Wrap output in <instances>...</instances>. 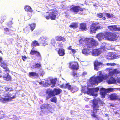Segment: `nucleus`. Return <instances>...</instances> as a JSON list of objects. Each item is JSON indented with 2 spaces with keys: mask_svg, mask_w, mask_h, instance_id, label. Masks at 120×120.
<instances>
[{
  "mask_svg": "<svg viewBox=\"0 0 120 120\" xmlns=\"http://www.w3.org/2000/svg\"><path fill=\"white\" fill-rule=\"evenodd\" d=\"M1 72V71H0V72Z\"/></svg>",
  "mask_w": 120,
  "mask_h": 120,
  "instance_id": "59",
  "label": "nucleus"
},
{
  "mask_svg": "<svg viewBox=\"0 0 120 120\" xmlns=\"http://www.w3.org/2000/svg\"><path fill=\"white\" fill-rule=\"evenodd\" d=\"M65 84H63L61 85H60L59 86L61 88H65Z\"/></svg>",
  "mask_w": 120,
  "mask_h": 120,
  "instance_id": "48",
  "label": "nucleus"
},
{
  "mask_svg": "<svg viewBox=\"0 0 120 120\" xmlns=\"http://www.w3.org/2000/svg\"><path fill=\"white\" fill-rule=\"evenodd\" d=\"M55 38L56 40L58 41H62L64 42L66 41L65 38L61 36H56L55 37Z\"/></svg>",
  "mask_w": 120,
  "mask_h": 120,
  "instance_id": "22",
  "label": "nucleus"
},
{
  "mask_svg": "<svg viewBox=\"0 0 120 120\" xmlns=\"http://www.w3.org/2000/svg\"><path fill=\"white\" fill-rule=\"evenodd\" d=\"M51 85V84L47 82H45V83L43 84V86L45 87H48L49 86Z\"/></svg>",
  "mask_w": 120,
  "mask_h": 120,
  "instance_id": "44",
  "label": "nucleus"
},
{
  "mask_svg": "<svg viewBox=\"0 0 120 120\" xmlns=\"http://www.w3.org/2000/svg\"><path fill=\"white\" fill-rule=\"evenodd\" d=\"M2 51L0 50V53H2Z\"/></svg>",
  "mask_w": 120,
  "mask_h": 120,
  "instance_id": "58",
  "label": "nucleus"
},
{
  "mask_svg": "<svg viewBox=\"0 0 120 120\" xmlns=\"http://www.w3.org/2000/svg\"><path fill=\"white\" fill-rule=\"evenodd\" d=\"M106 65L108 66H114L116 65V64L114 63H106Z\"/></svg>",
  "mask_w": 120,
  "mask_h": 120,
  "instance_id": "45",
  "label": "nucleus"
},
{
  "mask_svg": "<svg viewBox=\"0 0 120 120\" xmlns=\"http://www.w3.org/2000/svg\"><path fill=\"white\" fill-rule=\"evenodd\" d=\"M112 74H117L120 72L117 71L116 69H115L111 72Z\"/></svg>",
  "mask_w": 120,
  "mask_h": 120,
  "instance_id": "42",
  "label": "nucleus"
},
{
  "mask_svg": "<svg viewBox=\"0 0 120 120\" xmlns=\"http://www.w3.org/2000/svg\"><path fill=\"white\" fill-rule=\"evenodd\" d=\"M108 29L110 31H120V27H118L116 25H113L108 26Z\"/></svg>",
  "mask_w": 120,
  "mask_h": 120,
  "instance_id": "15",
  "label": "nucleus"
},
{
  "mask_svg": "<svg viewBox=\"0 0 120 120\" xmlns=\"http://www.w3.org/2000/svg\"><path fill=\"white\" fill-rule=\"evenodd\" d=\"M101 51L100 49H95L92 50V54L94 56H96L99 55L101 53Z\"/></svg>",
  "mask_w": 120,
  "mask_h": 120,
  "instance_id": "17",
  "label": "nucleus"
},
{
  "mask_svg": "<svg viewBox=\"0 0 120 120\" xmlns=\"http://www.w3.org/2000/svg\"><path fill=\"white\" fill-rule=\"evenodd\" d=\"M101 89L103 91H104L106 93H109L114 91V89L111 88L108 89H105L103 88H101Z\"/></svg>",
  "mask_w": 120,
  "mask_h": 120,
  "instance_id": "23",
  "label": "nucleus"
},
{
  "mask_svg": "<svg viewBox=\"0 0 120 120\" xmlns=\"http://www.w3.org/2000/svg\"><path fill=\"white\" fill-rule=\"evenodd\" d=\"M48 13L47 15H44V17L47 19H50L51 20H55L56 18V16L58 15V12L56 8L49 10V11L46 13Z\"/></svg>",
  "mask_w": 120,
  "mask_h": 120,
  "instance_id": "5",
  "label": "nucleus"
},
{
  "mask_svg": "<svg viewBox=\"0 0 120 120\" xmlns=\"http://www.w3.org/2000/svg\"><path fill=\"white\" fill-rule=\"evenodd\" d=\"M116 82L115 79L113 78L112 77H111L109 80L108 81V84H114L116 83Z\"/></svg>",
  "mask_w": 120,
  "mask_h": 120,
  "instance_id": "25",
  "label": "nucleus"
},
{
  "mask_svg": "<svg viewBox=\"0 0 120 120\" xmlns=\"http://www.w3.org/2000/svg\"><path fill=\"white\" fill-rule=\"evenodd\" d=\"M2 60V58L1 57H0V62Z\"/></svg>",
  "mask_w": 120,
  "mask_h": 120,
  "instance_id": "56",
  "label": "nucleus"
},
{
  "mask_svg": "<svg viewBox=\"0 0 120 120\" xmlns=\"http://www.w3.org/2000/svg\"><path fill=\"white\" fill-rule=\"evenodd\" d=\"M97 16L98 17L100 18H102V19L103 20H105L106 19V18L105 17H103V15L102 13H98Z\"/></svg>",
  "mask_w": 120,
  "mask_h": 120,
  "instance_id": "37",
  "label": "nucleus"
},
{
  "mask_svg": "<svg viewBox=\"0 0 120 120\" xmlns=\"http://www.w3.org/2000/svg\"><path fill=\"white\" fill-rule=\"evenodd\" d=\"M51 101L56 103L57 102L56 98L55 97H53L50 100Z\"/></svg>",
  "mask_w": 120,
  "mask_h": 120,
  "instance_id": "40",
  "label": "nucleus"
},
{
  "mask_svg": "<svg viewBox=\"0 0 120 120\" xmlns=\"http://www.w3.org/2000/svg\"><path fill=\"white\" fill-rule=\"evenodd\" d=\"M0 19L2 21V22L6 19V17L4 16H2Z\"/></svg>",
  "mask_w": 120,
  "mask_h": 120,
  "instance_id": "46",
  "label": "nucleus"
},
{
  "mask_svg": "<svg viewBox=\"0 0 120 120\" xmlns=\"http://www.w3.org/2000/svg\"><path fill=\"white\" fill-rule=\"evenodd\" d=\"M87 91H85V90H83V91L84 93L87 94H88L92 95L93 96H96L97 95V94L95 93V92H98L99 88L98 87L94 88H88Z\"/></svg>",
  "mask_w": 120,
  "mask_h": 120,
  "instance_id": "8",
  "label": "nucleus"
},
{
  "mask_svg": "<svg viewBox=\"0 0 120 120\" xmlns=\"http://www.w3.org/2000/svg\"><path fill=\"white\" fill-rule=\"evenodd\" d=\"M105 14L106 15V17L108 18L114 17V15L112 14L105 13Z\"/></svg>",
  "mask_w": 120,
  "mask_h": 120,
  "instance_id": "38",
  "label": "nucleus"
},
{
  "mask_svg": "<svg viewBox=\"0 0 120 120\" xmlns=\"http://www.w3.org/2000/svg\"><path fill=\"white\" fill-rule=\"evenodd\" d=\"M4 117V112L0 111V119L3 118Z\"/></svg>",
  "mask_w": 120,
  "mask_h": 120,
  "instance_id": "43",
  "label": "nucleus"
},
{
  "mask_svg": "<svg viewBox=\"0 0 120 120\" xmlns=\"http://www.w3.org/2000/svg\"><path fill=\"white\" fill-rule=\"evenodd\" d=\"M71 46H70L69 47H68L67 49L68 50H71L73 54H75L76 52L77 51L75 49H72L71 48Z\"/></svg>",
  "mask_w": 120,
  "mask_h": 120,
  "instance_id": "33",
  "label": "nucleus"
},
{
  "mask_svg": "<svg viewBox=\"0 0 120 120\" xmlns=\"http://www.w3.org/2000/svg\"><path fill=\"white\" fill-rule=\"evenodd\" d=\"M4 30L6 32H9V30L8 28H5L4 29Z\"/></svg>",
  "mask_w": 120,
  "mask_h": 120,
  "instance_id": "49",
  "label": "nucleus"
},
{
  "mask_svg": "<svg viewBox=\"0 0 120 120\" xmlns=\"http://www.w3.org/2000/svg\"><path fill=\"white\" fill-rule=\"evenodd\" d=\"M99 24L98 23L95 22L90 25L89 30L90 34H95L98 30L101 29V26H98Z\"/></svg>",
  "mask_w": 120,
  "mask_h": 120,
  "instance_id": "7",
  "label": "nucleus"
},
{
  "mask_svg": "<svg viewBox=\"0 0 120 120\" xmlns=\"http://www.w3.org/2000/svg\"><path fill=\"white\" fill-rule=\"evenodd\" d=\"M39 74L34 72H30L29 73L28 75L30 77H38Z\"/></svg>",
  "mask_w": 120,
  "mask_h": 120,
  "instance_id": "27",
  "label": "nucleus"
},
{
  "mask_svg": "<svg viewBox=\"0 0 120 120\" xmlns=\"http://www.w3.org/2000/svg\"><path fill=\"white\" fill-rule=\"evenodd\" d=\"M56 42L54 41H52L50 45L49 46L50 48L51 49L54 48Z\"/></svg>",
  "mask_w": 120,
  "mask_h": 120,
  "instance_id": "35",
  "label": "nucleus"
},
{
  "mask_svg": "<svg viewBox=\"0 0 120 120\" xmlns=\"http://www.w3.org/2000/svg\"><path fill=\"white\" fill-rule=\"evenodd\" d=\"M78 26V24L75 23H71V24L69 26V27L71 28H77V27Z\"/></svg>",
  "mask_w": 120,
  "mask_h": 120,
  "instance_id": "36",
  "label": "nucleus"
},
{
  "mask_svg": "<svg viewBox=\"0 0 120 120\" xmlns=\"http://www.w3.org/2000/svg\"><path fill=\"white\" fill-rule=\"evenodd\" d=\"M30 54L32 55H36V56L39 57H41V55L40 53L36 50H34L33 48H32L31 50Z\"/></svg>",
  "mask_w": 120,
  "mask_h": 120,
  "instance_id": "19",
  "label": "nucleus"
},
{
  "mask_svg": "<svg viewBox=\"0 0 120 120\" xmlns=\"http://www.w3.org/2000/svg\"><path fill=\"white\" fill-rule=\"evenodd\" d=\"M85 41V45L84 47H86L87 48H84L82 50V52L84 55L87 56L90 54L92 48L97 46L98 43V41L92 38H86Z\"/></svg>",
  "mask_w": 120,
  "mask_h": 120,
  "instance_id": "1",
  "label": "nucleus"
},
{
  "mask_svg": "<svg viewBox=\"0 0 120 120\" xmlns=\"http://www.w3.org/2000/svg\"><path fill=\"white\" fill-rule=\"evenodd\" d=\"M40 108L41 109H46L49 110L52 109V106L50 104H45L42 105L41 106Z\"/></svg>",
  "mask_w": 120,
  "mask_h": 120,
  "instance_id": "20",
  "label": "nucleus"
},
{
  "mask_svg": "<svg viewBox=\"0 0 120 120\" xmlns=\"http://www.w3.org/2000/svg\"><path fill=\"white\" fill-rule=\"evenodd\" d=\"M79 29L82 31L86 30L87 29V26L86 23H82L80 24Z\"/></svg>",
  "mask_w": 120,
  "mask_h": 120,
  "instance_id": "21",
  "label": "nucleus"
},
{
  "mask_svg": "<svg viewBox=\"0 0 120 120\" xmlns=\"http://www.w3.org/2000/svg\"><path fill=\"white\" fill-rule=\"evenodd\" d=\"M40 42L42 46H45L47 44L46 38L44 37H41L40 38Z\"/></svg>",
  "mask_w": 120,
  "mask_h": 120,
  "instance_id": "18",
  "label": "nucleus"
},
{
  "mask_svg": "<svg viewBox=\"0 0 120 120\" xmlns=\"http://www.w3.org/2000/svg\"><path fill=\"white\" fill-rule=\"evenodd\" d=\"M118 94L116 93H113L111 94L109 96V98L110 100L115 101L118 100L120 101V98H119Z\"/></svg>",
  "mask_w": 120,
  "mask_h": 120,
  "instance_id": "13",
  "label": "nucleus"
},
{
  "mask_svg": "<svg viewBox=\"0 0 120 120\" xmlns=\"http://www.w3.org/2000/svg\"><path fill=\"white\" fill-rule=\"evenodd\" d=\"M102 63L99 62L98 60H95L94 62V69L96 71H98L99 67H98V66L102 65Z\"/></svg>",
  "mask_w": 120,
  "mask_h": 120,
  "instance_id": "16",
  "label": "nucleus"
},
{
  "mask_svg": "<svg viewBox=\"0 0 120 120\" xmlns=\"http://www.w3.org/2000/svg\"><path fill=\"white\" fill-rule=\"evenodd\" d=\"M34 68H41V64L40 63H37L35 64V65H33Z\"/></svg>",
  "mask_w": 120,
  "mask_h": 120,
  "instance_id": "39",
  "label": "nucleus"
},
{
  "mask_svg": "<svg viewBox=\"0 0 120 120\" xmlns=\"http://www.w3.org/2000/svg\"><path fill=\"white\" fill-rule=\"evenodd\" d=\"M58 43L59 44L58 45L59 46H60L63 45V44L61 43H59V42H58Z\"/></svg>",
  "mask_w": 120,
  "mask_h": 120,
  "instance_id": "51",
  "label": "nucleus"
},
{
  "mask_svg": "<svg viewBox=\"0 0 120 120\" xmlns=\"http://www.w3.org/2000/svg\"><path fill=\"white\" fill-rule=\"evenodd\" d=\"M100 94L101 97L102 98H104L105 97V95L106 94V92H105L104 91H103L102 90L101 88L100 89Z\"/></svg>",
  "mask_w": 120,
  "mask_h": 120,
  "instance_id": "32",
  "label": "nucleus"
},
{
  "mask_svg": "<svg viewBox=\"0 0 120 120\" xmlns=\"http://www.w3.org/2000/svg\"><path fill=\"white\" fill-rule=\"evenodd\" d=\"M65 89H67L69 90H72L73 87L70 84L69 82L65 84Z\"/></svg>",
  "mask_w": 120,
  "mask_h": 120,
  "instance_id": "31",
  "label": "nucleus"
},
{
  "mask_svg": "<svg viewBox=\"0 0 120 120\" xmlns=\"http://www.w3.org/2000/svg\"><path fill=\"white\" fill-rule=\"evenodd\" d=\"M62 92V90L59 88H54L53 90L50 88L46 90L45 93L48 95L46 97V100L51 98L52 97L59 94Z\"/></svg>",
  "mask_w": 120,
  "mask_h": 120,
  "instance_id": "4",
  "label": "nucleus"
},
{
  "mask_svg": "<svg viewBox=\"0 0 120 120\" xmlns=\"http://www.w3.org/2000/svg\"><path fill=\"white\" fill-rule=\"evenodd\" d=\"M31 45L32 46H39L40 45L39 43L36 40L33 41Z\"/></svg>",
  "mask_w": 120,
  "mask_h": 120,
  "instance_id": "28",
  "label": "nucleus"
},
{
  "mask_svg": "<svg viewBox=\"0 0 120 120\" xmlns=\"http://www.w3.org/2000/svg\"><path fill=\"white\" fill-rule=\"evenodd\" d=\"M117 38V36L113 33L105 32V39L110 41H114Z\"/></svg>",
  "mask_w": 120,
  "mask_h": 120,
  "instance_id": "10",
  "label": "nucleus"
},
{
  "mask_svg": "<svg viewBox=\"0 0 120 120\" xmlns=\"http://www.w3.org/2000/svg\"><path fill=\"white\" fill-rule=\"evenodd\" d=\"M2 76H2V75H1L0 74V78H1Z\"/></svg>",
  "mask_w": 120,
  "mask_h": 120,
  "instance_id": "57",
  "label": "nucleus"
},
{
  "mask_svg": "<svg viewBox=\"0 0 120 120\" xmlns=\"http://www.w3.org/2000/svg\"><path fill=\"white\" fill-rule=\"evenodd\" d=\"M96 37L97 38L99 41H100L103 39H105V32L100 33L97 34Z\"/></svg>",
  "mask_w": 120,
  "mask_h": 120,
  "instance_id": "14",
  "label": "nucleus"
},
{
  "mask_svg": "<svg viewBox=\"0 0 120 120\" xmlns=\"http://www.w3.org/2000/svg\"><path fill=\"white\" fill-rule=\"evenodd\" d=\"M0 66L3 69H5L4 71L6 73H3L2 77L3 79L5 80L11 81V76L9 75V73L10 72V70L8 67V65L7 63L4 61L1 62L0 64Z\"/></svg>",
  "mask_w": 120,
  "mask_h": 120,
  "instance_id": "2",
  "label": "nucleus"
},
{
  "mask_svg": "<svg viewBox=\"0 0 120 120\" xmlns=\"http://www.w3.org/2000/svg\"><path fill=\"white\" fill-rule=\"evenodd\" d=\"M27 58V57L25 56H22V59L24 61H25V60Z\"/></svg>",
  "mask_w": 120,
  "mask_h": 120,
  "instance_id": "47",
  "label": "nucleus"
},
{
  "mask_svg": "<svg viewBox=\"0 0 120 120\" xmlns=\"http://www.w3.org/2000/svg\"><path fill=\"white\" fill-rule=\"evenodd\" d=\"M99 101L96 99H94L92 100V104L91 107L92 108L93 110H91V116L93 117L98 119L97 115L96 114L98 112V111L99 109V106L98 104Z\"/></svg>",
  "mask_w": 120,
  "mask_h": 120,
  "instance_id": "3",
  "label": "nucleus"
},
{
  "mask_svg": "<svg viewBox=\"0 0 120 120\" xmlns=\"http://www.w3.org/2000/svg\"><path fill=\"white\" fill-rule=\"evenodd\" d=\"M30 30V27L27 26L24 29V31L25 33H28Z\"/></svg>",
  "mask_w": 120,
  "mask_h": 120,
  "instance_id": "41",
  "label": "nucleus"
},
{
  "mask_svg": "<svg viewBox=\"0 0 120 120\" xmlns=\"http://www.w3.org/2000/svg\"><path fill=\"white\" fill-rule=\"evenodd\" d=\"M28 25L30 26V28L32 32L35 28L36 25V24L34 23H32L31 24H29Z\"/></svg>",
  "mask_w": 120,
  "mask_h": 120,
  "instance_id": "30",
  "label": "nucleus"
},
{
  "mask_svg": "<svg viewBox=\"0 0 120 120\" xmlns=\"http://www.w3.org/2000/svg\"><path fill=\"white\" fill-rule=\"evenodd\" d=\"M110 106L112 107H114V105L113 104H111Z\"/></svg>",
  "mask_w": 120,
  "mask_h": 120,
  "instance_id": "53",
  "label": "nucleus"
},
{
  "mask_svg": "<svg viewBox=\"0 0 120 120\" xmlns=\"http://www.w3.org/2000/svg\"><path fill=\"white\" fill-rule=\"evenodd\" d=\"M5 90L3 93V96L4 98H3L4 99H6V100H8L10 98V94L9 93L11 91H13V90L12 87H4Z\"/></svg>",
  "mask_w": 120,
  "mask_h": 120,
  "instance_id": "9",
  "label": "nucleus"
},
{
  "mask_svg": "<svg viewBox=\"0 0 120 120\" xmlns=\"http://www.w3.org/2000/svg\"><path fill=\"white\" fill-rule=\"evenodd\" d=\"M84 9L80 8V7L78 6H74L70 9V11L73 12L75 14H77L79 11H82Z\"/></svg>",
  "mask_w": 120,
  "mask_h": 120,
  "instance_id": "11",
  "label": "nucleus"
},
{
  "mask_svg": "<svg viewBox=\"0 0 120 120\" xmlns=\"http://www.w3.org/2000/svg\"><path fill=\"white\" fill-rule=\"evenodd\" d=\"M44 83V82L43 83ZM39 83L40 85H42V84L43 85V84H44V83H43V82H39Z\"/></svg>",
  "mask_w": 120,
  "mask_h": 120,
  "instance_id": "52",
  "label": "nucleus"
},
{
  "mask_svg": "<svg viewBox=\"0 0 120 120\" xmlns=\"http://www.w3.org/2000/svg\"><path fill=\"white\" fill-rule=\"evenodd\" d=\"M24 9L26 11L32 13L33 11L30 6L26 5L24 7Z\"/></svg>",
  "mask_w": 120,
  "mask_h": 120,
  "instance_id": "26",
  "label": "nucleus"
},
{
  "mask_svg": "<svg viewBox=\"0 0 120 120\" xmlns=\"http://www.w3.org/2000/svg\"><path fill=\"white\" fill-rule=\"evenodd\" d=\"M69 67L73 70H77L79 68V66L77 62L75 61L71 62L69 63Z\"/></svg>",
  "mask_w": 120,
  "mask_h": 120,
  "instance_id": "12",
  "label": "nucleus"
},
{
  "mask_svg": "<svg viewBox=\"0 0 120 120\" xmlns=\"http://www.w3.org/2000/svg\"><path fill=\"white\" fill-rule=\"evenodd\" d=\"M101 49L105 50V49L106 48L105 47V45H101Z\"/></svg>",
  "mask_w": 120,
  "mask_h": 120,
  "instance_id": "50",
  "label": "nucleus"
},
{
  "mask_svg": "<svg viewBox=\"0 0 120 120\" xmlns=\"http://www.w3.org/2000/svg\"><path fill=\"white\" fill-rule=\"evenodd\" d=\"M58 54L61 56H63L65 54V50L63 49H59L57 52Z\"/></svg>",
  "mask_w": 120,
  "mask_h": 120,
  "instance_id": "24",
  "label": "nucleus"
},
{
  "mask_svg": "<svg viewBox=\"0 0 120 120\" xmlns=\"http://www.w3.org/2000/svg\"><path fill=\"white\" fill-rule=\"evenodd\" d=\"M15 98V96H13L12 97V99H13V98Z\"/></svg>",
  "mask_w": 120,
  "mask_h": 120,
  "instance_id": "54",
  "label": "nucleus"
},
{
  "mask_svg": "<svg viewBox=\"0 0 120 120\" xmlns=\"http://www.w3.org/2000/svg\"><path fill=\"white\" fill-rule=\"evenodd\" d=\"M40 75V76H42L43 75V74L42 73H41L39 74Z\"/></svg>",
  "mask_w": 120,
  "mask_h": 120,
  "instance_id": "55",
  "label": "nucleus"
},
{
  "mask_svg": "<svg viewBox=\"0 0 120 120\" xmlns=\"http://www.w3.org/2000/svg\"><path fill=\"white\" fill-rule=\"evenodd\" d=\"M57 80L56 79H52L51 80L50 82L51 84L52 85L51 86V87H53L55 86V85L56 83V81Z\"/></svg>",
  "mask_w": 120,
  "mask_h": 120,
  "instance_id": "29",
  "label": "nucleus"
},
{
  "mask_svg": "<svg viewBox=\"0 0 120 120\" xmlns=\"http://www.w3.org/2000/svg\"><path fill=\"white\" fill-rule=\"evenodd\" d=\"M107 78V75H103L100 73L98 76L94 78L92 82L94 85H98V83L101 82L104 80L106 79Z\"/></svg>",
  "mask_w": 120,
  "mask_h": 120,
  "instance_id": "6",
  "label": "nucleus"
},
{
  "mask_svg": "<svg viewBox=\"0 0 120 120\" xmlns=\"http://www.w3.org/2000/svg\"><path fill=\"white\" fill-rule=\"evenodd\" d=\"M71 75L74 77V78L78 77L79 76V73L74 71H73L72 72Z\"/></svg>",
  "mask_w": 120,
  "mask_h": 120,
  "instance_id": "34",
  "label": "nucleus"
}]
</instances>
